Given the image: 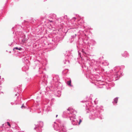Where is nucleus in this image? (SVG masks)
<instances>
[{"label": "nucleus", "mask_w": 132, "mask_h": 132, "mask_svg": "<svg viewBox=\"0 0 132 132\" xmlns=\"http://www.w3.org/2000/svg\"><path fill=\"white\" fill-rule=\"evenodd\" d=\"M22 48H18V47H16L15 48H14L13 50L14 51L15 50V49H16L19 50H22Z\"/></svg>", "instance_id": "nucleus-1"}, {"label": "nucleus", "mask_w": 132, "mask_h": 132, "mask_svg": "<svg viewBox=\"0 0 132 132\" xmlns=\"http://www.w3.org/2000/svg\"><path fill=\"white\" fill-rule=\"evenodd\" d=\"M67 83L68 85H69L70 86H72L71 85V80H70L69 81H68Z\"/></svg>", "instance_id": "nucleus-2"}, {"label": "nucleus", "mask_w": 132, "mask_h": 132, "mask_svg": "<svg viewBox=\"0 0 132 132\" xmlns=\"http://www.w3.org/2000/svg\"><path fill=\"white\" fill-rule=\"evenodd\" d=\"M118 100V98H115L114 99V101L115 102L117 103V101Z\"/></svg>", "instance_id": "nucleus-3"}, {"label": "nucleus", "mask_w": 132, "mask_h": 132, "mask_svg": "<svg viewBox=\"0 0 132 132\" xmlns=\"http://www.w3.org/2000/svg\"><path fill=\"white\" fill-rule=\"evenodd\" d=\"M7 123L8 125L10 127L11 126L10 124L9 123V122H7Z\"/></svg>", "instance_id": "nucleus-4"}, {"label": "nucleus", "mask_w": 132, "mask_h": 132, "mask_svg": "<svg viewBox=\"0 0 132 132\" xmlns=\"http://www.w3.org/2000/svg\"><path fill=\"white\" fill-rule=\"evenodd\" d=\"M81 122H82V120H81V119H79V125L80 124Z\"/></svg>", "instance_id": "nucleus-5"}, {"label": "nucleus", "mask_w": 132, "mask_h": 132, "mask_svg": "<svg viewBox=\"0 0 132 132\" xmlns=\"http://www.w3.org/2000/svg\"><path fill=\"white\" fill-rule=\"evenodd\" d=\"M23 107H24V105H22V106H21V108H23Z\"/></svg>", "instance_id": "nucleus-6"}, {"label": "nucleus", "mask_w": 132, "mask_h": 132, "mask_svg": "<svg viewBox=\"0 0 132 132\" xmlns=\"http://www.w3.org/2000/svg\"><path fill=\"white\" fill-rule=\"evenodd\" d=\"M57 116H58L57 115H56V117H57Z\"/></svg>", "instance_id": "nucleus-7"}, {"label": "nucleus", "mask_w": 132, "mask_h": 132, "mask_svg": "<svg viewBox=\"0 0 132 132\" xmlns=\"http://www.w3.org/2000/svg\"><path fill=\"white\" fill-rule=\"evenodd\" d=\"M16 96H17V95H16Z\"/></svg>", "instance_id": "nucleus-8"}]
</instances>
